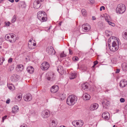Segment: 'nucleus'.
<instances>
[{
	"instance_id": "obj_43",
	"label": "nucleus",
	"mask_w": 127,
	"mask_h": 127,
	"mask_svg": "<svg viewBox=\"0 0 127 127\" xmlns=\"http://www.w3.org/2000/svg\"><path fill=\"white\" fill-rule=\"evenodd\" d=\"M13 59L12 58H10L9 59L8 62L9 63H10L12 61Z\"/></svg>"
},
{
	"instance_id": "obj_52",
	"label": "nucleus",
	"mask_w": 127,
	"mask_h": 127,
	"mask_svg": "<svg viewBox=\"0 0 127 127\" xmlns=\"http://www.w3.org/2000/svg\"><path fill=\"white\" fill-rule=\"evenodd\" d=\"M39 2L41 3V2H42L44 0H37Z\"/></svg>"
},
{
	"instance_id": "obj_19",
	"label": "nucleus",
	"mask_w": 127,
	"mask_h": 127,
	"mask_svg": "<svg viewBox=\"0 0 127 127\" xmlns=\"http://www.w3.org/2000/svg\"><path fill=\"white\" fill-rule=\"evenodd\" d=\"M110 102L109 101L107 100H104V101L102 102V104L103 106V109L104 108H107L106 107H105L106 106H108Z\"/></svg>"
},
{
	"instance_id": "obj_26",
	"label": "nucleus",
	"mask_w": 127,
	"mask_h": 127,
	"mask_svg": "<svg viewBox=\"0 0 127 127\" xmlns=\"http://www.w3.org/2000/svg\"><path fill=\"white\" fill-rule=\"evenodd\" d=\"M24 68V66L22 64H20L18 66V71H22Z\"/></svg>"
},
{
	"instance_id": "obj_55",
	"label": "nucleus",
	"mask_w": 127,
	"mask_h": 127,
	"mask_svg": "<svg viewBox=\"0 0 127 127\" xmlns=\"http://www.w3.org/2000/svg\"><path fill=\"white\" fill-rule=\"evenodd\" d=\"M8 88L9 89H10L11 90V89H12V87L11 86H8Z\"/></svg>"
},
{
	"instance_id": "obj_44",
	"label": "nucleus",
	"mask_w": 127,
	"mask_h": 127,
	"mask_svg": "<svg viewBox=\"0 0 127 127\" xmlns=\"http://www.w3.org/2000/svg\"><path fill=\"white\" fill-rule=\"evenodd\" d=\"M94 66H95L96 64H98V62L97 61H95L94 62Z\"/></svg>"
},
{
	"instance_id": "obj_7",
	"label": "nucleus",
	"mask_w": 127,
	"mask_h": 127,
	"mask_svg": "<svg viewBox=\"0 0 127 127\" xmlns=\"http://www.w3.org/2000/svg\"><path fill=\"white\" fill-rule=\"evenodd\" d=\"M49 66V64L48 63L44 62L41 65V68L43 70H46L48 69Z\"/></svg>"
},
{
	"instance_id": "obj_34",
	"label": "nucleus",
	"mask_w": 127,
	"mask_h": 127,
	"mask_svg": "<svg viewBox=\"0 0 127 127\" xmlns=\"http://www.w3.org/2000/svg\"><path fill=\"white\" fill-rule=\"evenodd\" d=\"M60 57L61 58L65 57L66 56V55L65 54L64 52H63L60 54Z\"/></svg>"
},
{
	"instance_id": "obj_11",
	"label": "nucleus",
	"mask_w": 127,
	"mask_h": 127,
	"mask_svg": "<svg viewBox=\"0 0 127 127\" xmlns=\"http://www.w3.org/2000/svg\"><path fill=\"white\" fill-rule=\"evenodd\" d=\"M17 39L16 35L14 34H10V37L9 41L11 43H13L15 42Z\"/></svg>"
},
{
	"instance_id": "obj_5",
	"label": "nucleus",
	"mask_w": 127,
	"mask_h": 127,
	"mask_svg": "<svg viewBox=\"0 0 127 127\" xmlns=\"http://www.w3.org/2000/svg\"><path fill=\"white\" fill-rule=\"evenodd\" d=\"M46 52L48 54L51 55H54L56 53L55 50L51 46H49L47 48Z\"/></svg>"
},
{
	"instance_id": "obj_30",
	"label": "nucleus",
	"mask_w": 127,
	"mask_h": 127,
	"mask_svg": "<svg viewBox=\"0 0 127 127\" xmlns=\"http://www.w3.org/2000/svg\"><path fill=\"white\" fill-rule=\"evenodd\" d=\"M122 68L123 71H126L127 70V65L126 64H123L122 66Z\"/></svg>"
},
{
	"instance_id": "obj_35",
	"label": "nucleus",
	"mask_w": 127,
	"mask_h": 127,
	"mask_svg": "<svg viewBox=\"0 0 127 127\" xmlns=\"http://www.w3.org/2000/svg\"><path fill=\"white\" fill-rule=\"evenodd\" d=\"M28 46L29 48L31 49H32L35 48L34 47H33L32 44H29L28 43Z\"/></svg>"
},
{
	"instance_id": "obj_4",
	"label": "nucleus",
	"mask_w": 127,
	"mask_h": 127,
	"mask_svg": "<svg viewBox=\"0 0 127 127\" xmlns=\"http://www.w3.org/2000/svg\"><path fill=\"white\" fill-rule=\"evenodd\" d=\"M126 10V7L124 4H121L118 5L116 9L117 12L119 13H122Z\"/></svg>"
},
{
	"instance_id": "obj_49",
	"label": "nucleus",
	"mask_w": 127,
	"mask_h": 127,
	"mask_svg": "<svg viewBox=\"0 0 127 127\" xmlns=\"http://www.w3.org/2000/svg\"><path fill=\"white\" fill-rule=\"evenodd\" d=\"M22 97V95H19L17 96V98L19 99H21Z\"/></svg>"
},
{
	"instance_id": "obj_64",
	"label": "nucleus",
	"mask_w": 127,
	"mask_h": 127,
	"mask_svg": "<svg viewBox=\"0 0 127 127\" xmlns=\"http://www.w3.org/2000/svg\"><path fill=\"white\" fill-rule=\"evenodd\" d=\"M60 127H66L64 126H60Z\"/></svg>"
},
{
	"instance_id": "obj_21",
	"label": "nucleus",
	"mask_w": 127,
	"mask_h": 127,
	"mask_svg": "<svg viewBox=\"0 0 127 127\" xmlns=\"http://www.w3.org/2000/svg\"><path fill=\"white\" fill-rule=\"evenodd\" d=\"M89 84L87 83H83L81 86L82 89L84 90H87L88 88Z\"/></svg>"
},
{
	"instance_id": "obj_41",
	"label": "nucleus",
	"mask_w": 127,
	"mask_h": 127,
	"mask_svg": "<svg viewBox=\"0 0 127 127\" xmlns=\"http://www.w3.org/2000/svg\"><path fill=\"white\" fill-rule=\"evenodd\" d=\"M120 101L121 102H123L125 101V99L124 98H121L120 99Z\"/></svg>"
},
{
	"instance_id": "obj_3",
	"label": "nucleus",
	"mask_w": 127,
	"mask_h": 127,
	"mask_svg": "<svg viewBox=\"0 0 127 127\" xmlns=\"http://www.w3.org/2000/svg\"><path fill=\"white\" fill-rule=\"evenodd\" d=\"M37 16L41 22L46 21L47 20V15L43 11H38L37 13Z\"/></svg>"
},
{
	"instance_id": "obj_48",
	"label": "nucleus",
	"mask_w": 127,
	"mask_h": 127,
	"mask_svg": "<svg viewBox=\"0 0 127 127\" xmlns=\"http://www.w3.org/2000/svg\"><path fill=\"white\" fill-rule=\"evenodd\" d=\"M120 71V70L119 69H117L115 73H118Z\"/></svg>"
},
{
	"instance_id": "obj_16",
	"label": "nucleus",
	"mask_w": 127,
	"mask_h": 127,
	"mask_svg": "<svg viewBox=\"0 0 127 127\" xmlns=\"http://www.w3.org/2000/svg\"><path fill=\"white\" fill-rule=\"evenodd\" d=\"M127 85V82L126 80H122L120 83V86L121 88L125 87Z\"/></svg>"
},
{
	"instance_id": "obj_2",
	"label": "nucleus",
	"mask_w": 127,
	"mask_h": 127,
	"mask_svg": "<svg viewBox=\"0 0 127 127\" xmlns=\"http://www.w3.org/2000/svg\"><path fill=\"white\" fill-rule=\"evenodd\" d=\"M119 39L117 38L112 42V45L110 46L109 44L108 45L110 50L112 51H116L119 48Z\"/></svg>"
},
{
	"instance_id": "obj_17",
	"label": "nucleus",
	"mask_w": 127,
	"mask_h": 127,
	"mask_svg": "<svg viewBox=\"0 0 127 127\" xmlns=\"http://www.w3.org/2000/svg\"><path fill=\"white\" fill-rule=\"evenodd\" d=\"M27 70L29 73H32L34 71V69L32 66H29L27 68Z\"/></svg>"
},
{
	"instance_id": "obj_50",
	"label": "nucleus",
	"mask_w": 127,
	"mask_h": 127,
	"mask_svg": "<svg viewBox=\"0 0 127 127\" xmlns=\"http://www.w3.org/2000/svg\"><path fill=\"white\" fill-rule=\"evenodd\" d=\"M90 2L92 3H94V0H89Z\"/></svg>"
},
{
	"instance_id": "obj_40",
	"label": "nucleus",
	"mask_w": 127,
	"mask_h": 127,
	"mask_svg": "<svg viewBox=\"0 0 127 127\" xmlns=\"http://www.w3.org/2000/svg\"><path fill=\"white\" fill-rule=\"evenodd\" d=\"M7 116L5 115V116L3 117L2 118V122H4V120L5 119H6V118H7Z\"/></svg>"
},
{
	"instance_id": "obj_24",
	"label": "nucleus",
	"mask_w": 127,
	"mask_h": 127,
	"mask_svg": "<svg viewBox=\"0 0 127 127\" xmlns=\"http://www.w3.org/2000/svg\"><path fill=\"white\" fill-rule=\"evenodd\" d=\"M56 125V123L54 120H52V122L50 124V126L51 127H55Z\"/></svg>"
},
{
	"instance_id": "obj_54",
	"label": "nucleus",
	"mask_w": 127,
	"mask_h": 127,
	"mask_svg": "<svg viewBox=\"0 0 127 127\" xmlns=\"http://www.w3.org/2000/svg\"><path fill=\"white\" fill-rule=\"evenodd\" d=\"M36 44L35 43H33L32 44L33 47H35V46H36Z\"/></svg>"
},
{
	"instance_id": "obj_51",
	"label": "nucleus",
	"mask_w": 127,
	"mask_h": 127,
	"mask_svg": "<svg viewBox=\"0 0 127 127\" xmlns=\"http://www.w3.org/2000/svg\"><path fill=\"white\" fill-rule=\"evenodd\" d=\"M96 19L95 17L94 16H93L92 17V19L93 20H95Z\"/></svg>"
},
{
	"instance_id": "obj_39",
	"label": "nucleus",
	"mask_w": 127,
	"mask_h": 127,
	"mask_svg": "<svg viewBox=\"0 0 127 127\" xmlns=\"http://www.w3.org/2000/svg\"><path fill=\"white\" fill-rule=\"evenodd\" d=\"M73 60L74 61H77L78 60V58L77 57H75L73 58Z\"/></svg>"
},
{
	"instance_id": "obj_12",
	"label": "nucleus",
	"mask_w": 127,
	"mask_h": 127,
	"mask_svg": "<svg viewBox=\"0 0 127 127\" xmlns=\"http://www.w3.org/2000/svg\"><path fill=\"white\" fill-rule=\"evenodd\" d=\"M41 4L38 0H35L33 2V7L36 9H38L40 7Z\"/></svg>"
},
{
	"instance_id": "obj_63",
	"label": "nucleus",
	"mask_w": 127,
	"mask_h": 127,
	"mask_svg": "<svg viewBox=\"0 0 127 127\" xmlns=\"http://www.w3.org/2000/svg\"><path fill=\"white\" fill-rule=\"evenodd\" d=\"M116 37L114 36H112V40H113V38H115Z\"/></svg>"
},
{
	"instance_id": "obj_46",
	"label": "nucleus",
	"mask_w": 127,
	"mask_h": 127,
	"mask_svg": "<svg viewBox=\"0 0 127 127\" xmlns=\"http://www.w3.org/2000/svg\"><path fill=\"white\" fill-rule=\"evenodd\" d=\"M10 102V100L9 99H8L6 101V103L7 104H9Z\"/></svg>"
},
{
	"instance_id": "obj_57",
	"label": "nucleus",
	"mask_w": 127,
	"mask_h": 127,
	"mask_svg": "<svg viewBox=\"0 0 127 127\" xmlns=\"http://www.w3.org/2000/svg\"><path fill=\"white\" fill-rule=\"evenodd\" d=\"M9 1L11 2L12 3H13L14 1V0H8Z\"/></svg>"
},
{
	"instance_id": "obj_59",
	"label": "nucleus",
	"mask_w": 127,
	"mask_h": 127,
	"mask_svg": "<svg viewBox=\"0 0 127 127\" xmlns=\"http://www.w3.org/2000/svg\"><path fill=\"white\" fill-rule=\"evenodd\" d=\"M111 37H110V38L108 40V42H110L111 41ZM109 43V42H108Z\"/></svg>"
},
{
	"instance_id": "obj_58",
	"label": "nucleus",
	"mask_w": 127,
	"mask_h": 127,
	"mask_svg": "<svg viewBox=\"0 0 127 127\" xmlns=\"http://www.w3.org/2000/svg\"><path fill=\"white\" fill-rule=\"evenodd\" d=\"M62 95H63L64 96V97H63V99H64L65 98V95L64 94Z\"/></svg>"
},
{
	"instance_id": "obj_28",
	"label": "nucleus",
	"mask_w": 127,
	"mask_h": 127,
	"mask_svg": "<svg viewBox=\"0 0 127 127\" xmlns=\"http://www.w3.org/2000/svg\"><path fill=\"white\" fill-rule=\"evenodd\" d=\"M63 70V67L61 66H59L57 69V71L59 73H61Z\"/></svg>"
},
{
	"instance_id": "obj_36",
	"label": "nucleus",
	"mask_w": 127,
	"mask_h": 127,
	"mask_svg": "<svg viewBox=\"0 0 127 127\" xmlns=\"http://www.w3.org/2000/svg\"><path fill=\"white\" fill-rule=\"evenodd\" d=\"M82 14L83 15H85L86 14V11L85 9H82L81 10Z\"/></svg>"
},
{
	"instance_id": "obj_25",
	"label": "nucleus",
	"mask_w": 127,
	"mask_h": 127,
	"mask_svg": "<svg viewBox=\"0 0 127 127\" xmlns=\"http://www.w3.org/2000/svg\"><path fill=\"white\" fill-rule=\"evenodd\" d=\"M79 123L76 121H73L72 122L73 125L75 127H79Z\"/></svg>"
},
{
	"instance_id": "obj_38",
	"label": "nucleus",
	"mask_w": 127,
	"mask_h": 127,
	"mask_svg": "<svg viewBox=\"0 0 127 127\" xmlns=\"http://www.w3.org/2000/svg\"><path fill=\"white\" fill-rule=\"evenodd\" d=\"M10 24V23L9 22H5V25L8 26H9Z\"/></svg>"
},
{
	"instance_id": "obj_23",
	"label": "nucleus",
	"mask_w": 127,
	"mask_h": 127,
	"mask_svg": "<svg viewBox=\"0 0 127 127\" xmlns=\"http://www.w3.org/2000/svg\"><path fill=\"white\" fill-rule=\"evenodd\" d=\"M90 98V96L88 94L84 95L83 96V99L85 100H89Z\"/></svg>"
},
{
	"instance_id": "obj_47",
	"label": "nucleus",
	"mask_w": 127,
	"mask_h": 127,
	"mask_svg": "<svg viewBox=\"0 0 127 127\" xmlns=\"http://www.w3.org/2000/svg\"><path fill=\"white\" fill-rule=\"evenodd\" d=\"M69 54H70V55L72 54L73 52L70 49H69Z\"/></svg>"
},
{
	"instance_id": "obj_27",
	"label": "nucleus",
	"mask_w": 127,
	"mask_h": 127,
	"mask_svg": "<svg viewBox=\"0 0 127 127\" xmlns=\"http://www.w3.org/2000/svg\"><path fill=\"white\" fill-rule=\"evenodd\" d=\"M123 37L125 39H127V31L124 32L123 34Z\"/></svg>"
},
{
	"instance_id": "obj_1",
	"label": "nucleus",
	"mask_w": 127,
	"mask_h": 127,
	"mask_svg": "<svg viewBox=\"0 0 127 127\" xmlns=\"http://www.w3.org/2000/svg\"><path fill=\"white\" fill-rule=\"evenodd\" d=\"M77 98L76 96L73 95H70L67 98L66 102L69 105H71L74 104L76 102Z\"/></svg>"
},
{
	"instance_id": "obj_32",
	"label": "nucleus",
	"mask_w": 127,
	"mask_h": 127,
	"mask_svg": "<svg viewBox=\"0 0 127 127\" xmlns=\"http://www.w3.org/2000/svg\"><path fill=\"white\" fill-rule=\"evenodd\" d=\"M4 60L5 59L3 57L0 58V65L2 64Z\"/></svg>"
},
{
	"instance_id": "obj_8",
	"label": "nucleus",
	"mask_w": 127,
	"mask_h": 127,
	"mask_svg": "<svg viewBox=\"0 0 127 127\" xmlns=\"http://www.w3.org/2000/svg\"><path fill=\"white\" fill-rule=\"evenodd\" d=\"M82 28V30L85 31H89L91 28L90 26L87 23L83 25Z\"/></svg>"
},
{
	"instance_id": "obj_13",
	"label": "nucleus",
	"mask_w": 127,
	"mask_h": 127,
	"mask_svg": "<svg viewBox=\"0 0 127 127\" xmlns=\"http://www.w3.org/2000/svg\"><path fill=\"white\" fill-rule=\"evenodd\" d=\"M59 90V87L56 85L52 86L50 89V91L52 93H54L57 92Z\"/></svg>"
},
{
	"instance_id": "obj_6",
	"label": "nucleus",
	"mask_w": 127,
	"mask_h": 127,
	"mask_svg": "<svg viewBox=\"0 0 127 127\" xmlns=\"http://www.w3.org/2000/svg\"><path fill=\"white\" fill-rule=\"evenodd\" d=\"M41 115L43 118H46L49 117L50 113L49 111L48 110L46 109L42 111Z\"/></svg>"
},
{
	"instance_id": "obj_10",
	"label": "nucleus",
	"mask_w": 127,
	"mask_h": 127,
	"mask_svg": "<svg viewBox=\"0 0 127 127\" xmlns=\"http://www.w3.org/2000/svg\"><path fill=\"white\" fill-rule=\"evenodd\" d=\"M24 100L26 101H31L32 99V95L30 94H28L23 96Z\"/></svg>"
},
{
	"instance_id": "obj_18",
	"label": "nucleus",
	"mask_w": 127,
	"mask_h": 127,
	"mask_svg": "<svg viewBox=\"0 0 127 127\" xmlns=\"http://www.w3.org/2000/svg\"><path fill=\"white\" fill-rule=\"evenodd\" d=\"M17 77V75H13L11 78V81L13 82H15L17 81L18 79Z\"/></svg>"
},
{
	"instance_id": "obj_22",
	"label": "nucleus",
	"mask_w": 127,
	"mask_h": 127,
	"mask_svg": "<svg viewBox=\"0 0 127 127\" xmlns=\"http://www.w3.org/2000/svg\"><path fill=\"white\" fill-rule=\"evenodd\" d=\"M19 108L17 105L14 106L12 108V112L14 113H16L18 111Z\"/></svg>"
},
{
	"instance_id": "obj_9",
	"label": "nucleus",
	"mask_w": 127,
	"mask_h": 127,
	"mask_svg": "<svg viewBox=\"0 0 127 127\" xmlns=\"http://www.w3.org/2000/svg\"><path fill=\"white\" fill-rule=\"evenodd\" d=\"M48 77L47 79L48 80L52 81L55 79V75L52 72H49Z\"/></svg>"
},
{
	"instance_id": "obj_62",
	"label": "nucleus",
	"mask_w": 127,
	"mask_h": 127,
	"mask_svg": "<svg viewBox=\"0 0 127 127\" xmlns=\"http://www.w3.org/2000/svg\"><path fill=\"white\" fill-rule=\"evenodd\" d=\"M62 22H60L59 23V25L60 26H61V23Z\"/></svg>"
},
{
	"instance_id": "obj_53",
	"label": "nucleus",
	"mask_w": 127,
	"mask_h": 127,
	"mask_svg": "<svg viewBox=\"0 0 127 127\" xmlns=\"http://www.w3.org/2000/svg\"><path fill=\"white\" fill-rule=\"evenodd\" d=\"M110 25H111L112 26H115V24L114 23L112 22Z\"/></svg>"
},
{
	"instance_id": "obj_29",
	"label": "nucleus",
	"mask_w": 127,
	"mask_h": 127,
	"mask_svg": "<svg viewBox=\"0 0 127 127\" xmlns=\"http://www.w3.org/2000/svg\"><path fill=\"white\" fill-rule=\"evenodd\" d=\"M17 17L15 15H14L11 21V22L12 23H13L15 22L16 20Z\"/></svg>"
},
{
	"instance_id": "obj_15",
	"label": "nucleus",
	"mask_w": 127,
	"mask_h": 127,
	"mask_svg": "<svg viewBox=\"0 0 127 127\" xmlns=\"http://www.w3.org/2000/svg\"><path fill=\"white\" fill-rule=\"evenodd\" d=\"M98 106V104L97 103H94L90 105V109L91 111H93L97 109Z\"/></svg>"
},
{
	"instance_id": "obj_37",
	"label": "nucleus",
	"mask_w": 127,
	"mask_h": 127,
	"mask_svg": "<svg viewBox=\"0 0 127 127\" xmlns=\"http://www.w3.org/2000/svg\"><path fill=\"white\" fill-rule=\"evenodd\" d=\"M112 63L114 64H116L117 63V59L116 58L113 59L111 60Z\"/></svg>"
},
{
	"instance_id": "obj_20",
	"label": "nucleus",
	"mask_w": 127,
	"mask_h": 127,
	"mask_svg": "<svg viewBox=\"0 0 127 127\" xmlns=\"http://www.w3.org/2000/svg\"><path fill=\"white\" fill-rule=\"evenodd\" d=\"M76 73L74 72H72L70 74L69 77L70 79H73L76 77Z\"/></svg>"
},
{
	"instance_id": "obj_56",
	"label": "nucleus",
	"mask_w": 127,
	"mask_h": 127,
	"mask_svg": "<svg viewBox=\"0 0 127 127\" xmlns=\"http://www.w3.org/2000/svg\"><path fill=\"white\" fill-rule=\"evenodd\" d=\"M24 3V2L23 1H20L19 2L20 4H23Z\"/></svg>"
},
{
	"instance_id": "obj_31",
	"label": "nucleus",
	"mask_w": 127,
	"mask_h": 127,
	"mask_svg": "<svg viewBox=\"0 0 127 127\" xmlns=\"http://www.w3.org/2000/svg\"><path fill=\"white\" fill-rule=\"evenodd\" d=\"M78 122L79 123V127H81L83 125L84 123L81 120H79Z\"/></svg>"
},
{
	"instance_id": "obj_33",
	"label": "nucleus",
	"mask_w": 127,
	"mask_h": 127,
	"mask_svg": "<svg viewBox=\"0 0 127 127\" xmlns=\"http://www.w3.org/2000/svg\"><path fill=\"white\" fill-rule=\"evenodd\" d=\"M10 34L6 35L5 36V38L6 40H8L10 39Z\"/></svg>"
},
{
	"instance_id": "obj_60",
	"label": "nucleus",
	"mask_w": 127,
	"mask_h": 127,
	"mask_svg": "<svg viewBox=\"0 0 127 127\" xmlns=\"http://www.w3.org/2000/svg\"><path fill=\"white\" fill-rule=\"evenodd\" d=\"M109 24V25H111V23H112V22H110V21H109V22H108V23Z\"/></svg>"
},
{
	"instance_id": "obj_14",
	"label": "nucleus",
	"mask_w": 127,
	"mask_h": 127,
	"mask_svg": "<svg viewBox=\"0 0 127 127\" xmlns=\"http://www.w3.org/2000/svg\"><path fill=\"white\" fill-rule=\"evenodd\" d=\"M110 114L107 112H103L102 114V117L103 118L108 120L110 118Z\"/></svg>"
},
{
	"instance_id": "obj_42",
	"label": "nucleus",
	"mask_w": 127,
	"mask_h": 127,
	"mask_svg": "<svg viewBox=\"0 0 127 127\" xmlns=\"http://www.w3.org/2000/svg\"><path fill=\"white\" fill-rule=\"evenodd\" d=\"M102 9L103 10H105V7H104V6H101V7H100V11H102Z\"/></svg>"
},
{
	"instance_id": "obj_45",
	"label": "nucleus",
	"mask_w": 127,
	"mask_h": 127,
	"mask_svg": "<svg viewBox=\"0 0 127 127\" xmlns=\"http://www.w3.org/2000/svg\"><path fill=\"white\" fill-rule=\"evenodd\" d=\"M14 67L12 66H10V71H11L12 70H13L14 69Z\"/></svg>"
},
{
	"instance_id": "obj_61",
	"label": "nucleus",
	"mask_w": 127,
	"mask_h": 127,
	"mask_svg": "<svg viewBox=\"0 0 127 127\" xmlns=\"http://www.w3.org/2000/svg\"><path fill=\"white\" fill-rule=\"evenodd\" d=\"M105 21L107 22L108 23V22H109V21L108 19H105Z\"/></svg>"
}]
</instances>
